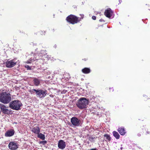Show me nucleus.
<instances>
[{
    "label": "nucleus",
    "mask_w": 150,
    "mask_h": 150,
    "mask_svg": "<svg viewBox=\"0 0 150 150\" xmlns=\"http://www.w3.org/2000/svg\"><path fill=\"white\" fill-rule=\"evenodd\" d=\"M9 149L11 150H15L18 148V145L14 142H10L8 145Z\"/></svg>",
    "instance_id": "1a4fd4ad"
},
{
    "label": "nucleus",
    "mask_w": 150,
    "mask_h": 150,
    "mask_svg": "<svg viewBox=\"0 0 150 150\" xmlns=\"http://www.w3.org/2000/svg\"><path fill=\"white\" fill-rule=\"evenodd\" d=\"M67 91L65 90H63L61 92V93L62 94H65L67 92Z\"/></svg>",
    "instance_id": "bb28decb"
},
{
    "label": "nucleus",
    "mask_w": 150,
    "mask_h": 150,
    "mask_svg": "<svg viewBox=\"0 0 150 150\" xmlns=\"http://www.w3.org/2000/svg\"><path fill=\"white\" fill-rule=\"evenodd\" d=\"M25 67L27 69V70H31V67L28 65H26L25 66Z\"/></svg>",
    "instance_id": "5701e85b"
},
{
    "label": "nucleus",
    "mask_w": 150,
    "mask_h": 150,
    "mask_svg": "<svg viewBox=\"0 0 150 150\" xmlns=\"http://www.w3.org/2000/svg\"><path fill=\"white\" fill-rule=\"evenodd\" d=\"M112 11L110 8L105 10L104 13L105 15L106 16L110 18L111 16H112Z\"/></svg>",
    "instance_id": "f8f14e48"
},
{
    "label": "nucleus",
    "mask_w": 150,
    "mask_h": 150,
    "mask_svg": "<svg viewBox=\"0 0 150 150\" xmlns=\"http://www.w3.org/2000/svg\"><path fill=\"white\" fill-rule=\"evenodd\" d=\"M47 143V141H45V140L40 141V144H42L43 145L45 144H46Z\"/></svg>",
    "instance_id": "b1692460"
},
{
    "label": "nucleus",
    "mask_w": 150,
    "mask_h": 150,
    "mask_svg": "<svg viewBox=\"0 0 150 150\" xmlns=\"http://www.w3.org/2000/svg\"><path fill=\"white\" fill-rule=\"evenodd\" d=\"M30 62H31V63L35 61V59L34 57H31L29 60Z\"/></svg>",
    "instance_id": "393cba45"
},
{
    "label": "nucleus",
    "mask_w": 150,
    "mask_h": 150,
    "mask_svg": "<svg viewBox=\"0 0 150 150\" xmlns=\"http://www.w3.org/2000/svg\"><path fill=\"white\" fill-rule=\"evenodd\" d=\"M80 15L82 17L81 18L83 19V17L84 15Z\"/></svg>",
    "instance_id": "7c9ffc66"
},
{
    "label": "nucleus",
    "mask_w": 150,
    "mask_h": 150,
    "mask_svg": "<svg viewBox=\"0 0 150 150\" xmlns=\"http://www.w3.org/2000/svg\"><path fill=\"white\" fill-rule=\"evenodd\" d=\"M103 21V19H100V20H99V21H100V22H101V21Z\"/></svg>",
    "instance_id": "2f4dec72"
},
{
    "label": "nucleus",
    "mask_w": 150,
    "mask_h": 150,
    "mask_svg": "<svg viewBox=\"0 0 150 150\" xmlns=\"http://www.w3.org/2000/svg\"><path fill=\"white\" fill-rule=\"evenodd\" d=\"M31 131L35 134H38L40 132V129L38 126H37L33 128Z\"/></svg>",
    "instance_id": "2eb2a0df"
},
{
    "label": "nucleus",
    "mask_w": 150,
    "mask_h": 150,
    "mask_svg": "<svg viewBox=\"0 0 150 150\" xmlns=\"http://www.w3.org/2000/svg\"><path fill=\"white\" fill-rule=\"evenodd\" d=\"M42 53H43V55L42 56V57H43L42 59V60H49L51 59V57L50 56L47 55V54L45 50L42 51Z\"/></svg>",
    "instance_id": "ddd939ff"
},
{
    "label": "nucleus",
    "mask_w": 150,
    "mask_h": 150,
    "mask_svg": "<svg viewBox=\"0 0 150 150\" xmlns=\"http://www.w3.org/2000/svg\"><path fill=\"white\" fill-rule=\"evenodd\" d=\"M122 149V148H121V149Z\"/></svg>",
    "instance_id": "e433bc0d"
},
{
    "label": "nucleus",
    "mask_w": 150,
    "mask_h": 150,
    "mask_svg": "<svg viewBox=\"0 0 150 150\" xmlns=\"http://www.w3.org/2000/svg\"><path fill=\"white\" fill-rule=\"evenodd\" d=\"M94 138L92 136H90L89 138V140L90 141H92L93 139Z\"/></svg>",
    "instance_id": "a878e982"
},
{
    "label": "nucleus",
    "mask_w": 150,
    "mask_h": 150,
    "mask_svg": "<svg viewBox=\"0 0 150 150\" xmlns=\"http://www.w3.org/2000/svg\"><path fill=\"white\" fill-rule=\"evenodd\" d=\"M71 122L74 126H79L80 125L81 120L76 117H73L71 119Z\"/></svg>",
    "instance_id": "423d86ee"
},
{
    "label": "nucleus",
    "mask_w": 150,
    "mask_h": 150,
    "mask_svg": "<svg viewBox=\"0 0 150 150\" xmlns=\"http://www.w3.org/2000/svg\"><path fill=\"white\" fill-rule=\"evenodd\" d=\"M15 131L14 129H11L7 130L5 133V136L6 137H11L13 136Z\"/></svg>",
    "instance_id": "9b49d317"
},
{
    "label": "nucleus",
    "mask_w": 150,
    "mask_h": 150,
    "mask_svg": "<svg viewBox=\"0 0 150 150\" xmlns=\"http://www.w3.org/2000/svg\"><path fill=\"white\" fill-rule=\"evenodd\" d=\"M11 97L10 94L7 92H3L0 94V101L4 104H6L11 101Z\"/></svg>",
    "instance_id": "f03ea898"
},
{
    "label": "nucleus",
    "mask_w": 150,
    "mask_h": 150,
    "mask_svg": "<svg viewBox=\"0 0 150 150\" xmlns=\"http://www.w3.org/2000/svg\"><path fill=\"white\" fill-rule=\"evenodd\" d=\"M92 18L93 20H95L96 19V17L95 16H93Z\"/></svg>",
    "instance_id": "cd10ccee"
},
{
    "label": "nucleus",
    "mask_w": 150,
    "mask_h": 150,
    "mask_svg": "<svg viewBox=\"0 0 150 150\" xmlns=\"http://www.w3.org/2000/svg\"><path fill=\"white\" fill-rule=\"evenodd\" d=\"M0 108L1 111L5 114L9 115L11 111L6 108V107L3 104H0Z\"/></svg>",
    "instance_id": "0eeeda50"
},
{
    "label": "nucleus",
    "mask_w": 150,
    "mask_h": 150,
    "mask_svg": "<svg viewBox=\"0 0 150 150\" xmlns=\"http://www.w3.org/2000/svg\"><path fill=\"white\" fill-rule=\"evenodd\" d=\"M82 72L85 74H87L90 73L91 70L89 68H85L82 69Z\"/></svg>",
    "instance_id": "a211bd4d"
},
{
    "label": "nucleus",
    "mask_w": 150,
    "mask_h": 150,
    "mask_svg": "<svg viewBox=\"0 0 150 150\" xmlns=\"http://www.w3.org/2000/svg\"><path fill=\"white\" fill-rule=\"evenodd\" d=\"M33 54H32V53L31 54H30V56H33Z\"/></svg>",
    "instance_id": "72a5a7b5"
},
{
    "label": "nucleus",
    "mask_w": 150,
    "mask_h": 150,
    "mask_svg": "<svg viewBox=\"0 0 150 150\" xmlns=\"http://www.w3.org/2000/svg\"><path fill=\"white\" fill-rule=\"evenodd\" d=\"M122 1V0H119V2H120V4Z\"/></svg>",
    "instance_id": "473e14b6"
},
{
    "label": "nucleus",
    "mask_w": 150,
    "mask_h": 150,
    "mask_svg": "<svg viewBox=\"0 0 150 150\" xmlns=\"http://www.w3.org/2000/svg\"><path fill=\"white\" fill-rule=\"evenodd\" d=\"M41 50L40 51V53H38V55H37V54H34L33 56H34V58L35 59V60H38V59H41L43 57H42V55H43V53H42V51Z\"/></svg>",
    "instance_id": "4468645a"
},
{
    "label": "nucleus",
    "mask_w": 150,
    "mask_h": 150,
    "mask_svg": "<svg viewBox=\"0 0 150 150\" xmlns=\"http://www.w3.org/2000/svg\"><path fill=\"white\" fill-rule=\"evenodd\" d=\"M104 136L105 137L106 139H108L109 141L110 140V137L109 135L107 134H105L104 135Z\"/></svg>",
    "instance_id": "4be33fe9"
},
{
    "label": "nucleus",
    "mask_w": 150,
    "mask_h": 150,
    "mask_svg": "<svg viewBox=\"0 0 150 150\" xmlns=\"http://www.w3.org/2000/svg\"><path fill=\"white\" fill-rule=\"evenodd\" d=\"M25 63L27 64H30L31 63V62H30L29 60H28L26 61Z\"/></svg>",
    "instance_id": "c85d7f7f"
},
{
    "label": "nucleus",
    "mask_w": 150,
    "mask_h": 150,
    "mask_svg": "<svg viewBox=\"0 0 150 150\" xmlns=\"http://www.w3.org/2000/svg\"><path fill=\"white\" fill-rule=\"evenodd\" d=\"M37 90L35 89H32L29 90V91L30 93L31 94H33L35 92L36 94V92Z\"/></svg>",
    "instance_id": "412c9836"
},
{
    "label": "nucleus",
    "mask_w": 150,
    "mask_h": 150,
    "mask_svg": "<svg viewBox=\"0 0 150 150\" xmlns=\"http://www.w3.org/2000/svg\"><path fill=\"white\" fill-rule=\"evenodd\" d=\"M41 81V80L39 79L34 78L33 80V82L35 86H38L39 85Z\"/></svg>",
    "instance_id": "dca6fc26"
},
{
    "label": "nucleus",
    "mask_w": 150,
    "mask_h": 150,
    "mask_svg": "<svg viewBox=\"0 0 150 150\" xmlns=\"http://www.w3.org/2000/svg\"><path fill=\"white\" fill-rule=\"evenodd\" d=\"M16 62L14 60L7 61L6 62V66L8 68H11L14 67L16 64Z\"/></svg>",
    "instance_id": "6e6552de"
},
{
    "label": "nucleus",
    "mask_w": 150,
    "mask_h": 150,
    "mask_svg": "<svg viewBox=\"0 0 150 150\" xmlns=\"http://www.w3.org/2000/svg\"><path fill=\"white\" fill-rule=\"evenodd\" d=\"M37 135V137L38 138H40L42 140L45 139V135L44 134H43L41 133H39V134H38Z\"/></svg>",
    "instance_id": "6ab92c4d"
},
{
    "label": "nucleus",
    "mask_w": 150,
    "mask_h": 150,
    "mask_svg": "<svg viewBox=\"0 0 150 150\" xmlns=\"http://www.w3.org/2000/svg\"><path fill=\"white\" fill-rule=\"evenodd\" d=\"M66 20L70 23L74 24L77 23L81 20L80 18L73 15H70L67 17Z\"/></svg>",
    "instance_id": "20e7f679"
},
{
    "label": "nucleus",
    "mask_w": 150,
    "mask_h": 150,
    "mask_svg": "<svg viewBox=\"0 0 150 150\" xmlns=\"http://www.w3.org/2000/svg\"><path fill=\"white\" fill-rule=\"evenodd\" d=\"M66 146V143L65 142L62 140L59 141L58 143V146L59 149H64Z\"/></svg>",
    "instance_id": "9d476101"
},
{
    "label": "nucleus",
    "mask_w": 150,
    "mask_h": 150,
    "mask_svg": "<svg viewBox=\"0 0 150 150\" xmlns=\"http://www.w3.org/2000/svg\"><path fill=\"white\" fill-rule=\"evenodd\" d=\"M113 135L117 139L120 138V135L119 133L115 131H114L112 132Z\"/></svg>",
    "instance_id": "aec40b11"
},
{
    "label": "nucleus",
    "mask_w": 150,
    "mask_h": 150,
    "mask_svg": "<svg viewBox=\"0 0 150 150\" xmlns=\"http://www.w3.org/2000/svg\"><path fill=\"white\" fill-rule=\"evenodd\" d=\"M47 91L41 89H37L36 95L38 97L40 98L45 97L46 95Z\"/></svg>",
    "instance_id": "39448f33"
},
{
    "label": "nucleus",
    "mask_w": 150,
    "mask_h": 150,
    "mask_svg": "<svg viewBox=\"0 0 150 150\" xmlns=\"http://www.w3.org/2000/svg\"><path fill=\"white\" fill-rule=\"evenodd\" d=\"M23 105L21 102L18 100H14L9 104V107L11 109L16 110H21V107Z\"/></svg>",
    "instance_id": "7ed1b4c3"
},
{
    "label": "nucleus",
    "mask_w": 150,
    "mask_h": 150,
    "mask_svg": "<svg viewBox=\"0 0 150 150\" xmlns=\"http://www.w3.org/2000/svg\"><path fill=\"white\" fill-rule=\"evenodd\" d=\"M98 150L97 149H96L95 148V149H91L90 150Z\"/></svg>",
    "instance_id": "c756f323"
},
{
    "label": "nucleus",
    "mask_w": 150,
    "mask_h": 150,
    "mask_svg": "<svg viewBox=\"0 0 150 150\" xmlns=\"http://www.w3.org/2000/svg\"><path fill=\"white\" fill-rule=\"evenodd\" d=\"M88 102V99L82 97L77 101L76 105L78 108L82 109L87 108Z\"/></svg>",
    "instance_id": "f257e3e1"
},
{
    "label": "nucleus",
    "mask_w": 150,
    "mask_h": 150,
    "mask_svg": "<svg viewBox=\"0 0 150 150\" xmlns=\"http://www.w3.org/2000/svg\"><path fill=\"white\" fill-rule=\"evenodd\" d=\"M118 131L120 134L122 135H124L126 133L125 129L123 127L119 128L118 129Z\"/></svg>",
    "instance_id": "f3484780"
},
{
    "label": "nucleus",
    "mask_w": 150,
    "mask_h": 150,
    "mask_svg": "<svg viewBox=\"0 0 150 150\" xmlns=\"http://www.w3.org/2000/svg\"><path fill=\"white\" fill-rule=\"evenodd\" d=\"M138 136H140V134H138Z\"/></svg>",
    "instance_id": "c9c22d12"
},
{
    "label": "nucleus",
    "mask_w": 150,
    "mask_h": 150,
    "mask_svg": "<svg viewBox=\"0 0 150 150\" xmlns=\"http://www.w3.org/2000/svg\"><path fill=\"white\" fill-rule=\"evenodd\" d=\"M111 89H112V91H113V88H112Z\"/></svg>",
    "instance_id": "f704fd0d"
}]
</instances>
